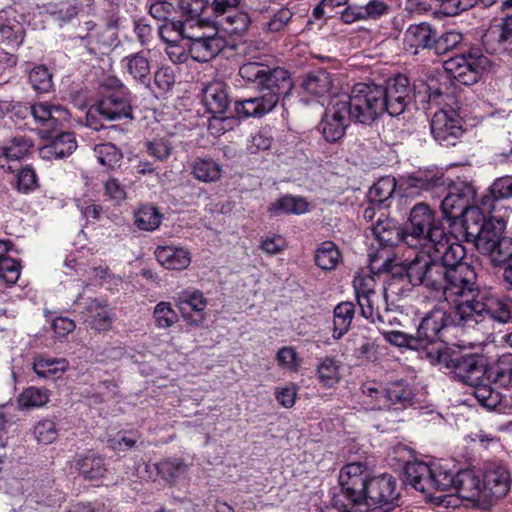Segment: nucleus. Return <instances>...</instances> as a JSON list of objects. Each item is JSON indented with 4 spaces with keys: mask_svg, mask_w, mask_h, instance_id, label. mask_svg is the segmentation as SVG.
I'll return each instance as SVG.
<instances>
[{
    "mask_svg": "<svg viewBox=\"0 0 512 512\" xmlns=\"http://www.w3.org/2000/svg\"><path fill=\"white\" fill-rule=\"evenodd\" d=\"M351 111L353 122L371 125L385 113L382 86L374 83H357L349 94L339 96Z\"/></svg>",
    "mask_w": 512,
    "mask_h": 512,
    "instance_id": "423d86ee",
    "label": "nucleus"
},
{
    "mask_svg": "<svg viewBox=\"0 0 512 512\" xmlns=\"http://www.w3.org/2000/svg\"><path fill=\"white\" fill-rule=\"evenodd\" d=\"M353 287L355 290L356 298H361L362 296H369L372 294H376V281L374 277L367 276H357L353 280Z\"/></svg>",
    "mask_w": 512,
    "mask_h": 512,
    "instance_id": "338daca9",
    "label": "nucleus"
},
{
    "mask_svg": "<svg viewBox=\"0 0 512 512\" xmlns=\"http://www.w3.org/2000/svg\"><path fill=\"white\" fill-rule=\"evenodd\" d=\"M462 40L463 35L458 31H446L441 35L436 32L432 50L437 55H444L457 48Z\"/></svg>",
    "mask_w": 512,
    "mask_h": 512,
    "instance_id": "8fccbe9b",
    "label": "nucleus"
},
{
    "mask_svg": "<svg viewBox=\"0 0 512 512\" xmlns=\"http://www.w3.org/2000/svg\"><path fill=\"white\" fill-rule=\"evenodd\" d=\"M100 117L107 121L132 118V107L126 95L112 92L104 95L97 104Z\"/></svg>",
    "mask_w": 512,
    "mask_h": 512,
    "instance_id": "a211bd4d",
    "label": "nucleus"
},
{
    "mask_svg": "<svg viewBox=\"0 0 512 512\" xmlns=\"http://www.w3.org/2000/svg\"><path fill=\"white\" fill-rule=\"evenodd\" d=\"M404 477L405 483L423 493L454 488L465 499H474L482 494V474L472 469L453 474L441 465L415 461L405 465Z\"/></svg>",
    "mask_w": 512,
    "mask_h": 512,
    "instance_id": "7ed1b4c3",
    "label": "nucleus"
},
{
    "mask_svg": "<svg viewBox=\"0 0 512 512\" xmlns=\"http://www.w3.org/2000/svg\"><path fill=\"white\" fill-rule=\"evenodd\" d=\"M333 314V338L340 339L350 328L355 314L354 304L341 302L334 308Z\"/></svg>",
    "mask_w": 512,
    "mask_h": 512,
    "instance_id": "72a5a7b5",
    "label": "nucleus"
},
{
    "mask_svg": "<svg viewBox=\"0 0 512 512\" xmlns=\"http://www.w3.org/2000/svg\"><path fill=\"white\" fill-rule=\"evenodd\" d=\"M439 362L468 386L467 393L473 395L481 406L494 410L507 402L505 394L486 381L487 364L483 356L444 352L439 355Z\"/></svg>",
    "mask_w": 512,
    "mask_h": 512,
    "instance_id": "20e7f679",
    "label": "nucleus"
},
{
    "mask_svg": "<svg viewBox=\"0 0 512 512\" xmlns=\"http://www.w3.org/2000/svg\"><path fill=\"white\" fill-rule=\"evenodd\" d=\"M489 60L486 56L478 53L456 55L443 64L445 71L450 77L464 85L476 83L483 70L487 67Z\"/></svg>",
    "mask_w": 512,
    "mask_h": 512,
    "instance_id": "9d476101",
    "label": "nucleus"
},
{
    "mask_svg": "<svg viewBox=\"0 0 512 512\" xmlns=\"http://www.w3.org/2000/svg\"><path fill=\"white\" fill-rule=\"evenodd\" d=\"M350 113L348 106L339 96L331 101L320 124L327 141L336 142L345 135L347 127L353 121Z\"/></svg>",
    "mask_w": 512,
    "mask_h": 512,
    "instance_id": "9b49d317",
    "label": "nucleus"
},
{
    "mask_svg": "<svg viewBox=\"0 0 512 512\" xmlns=\"http://www.w3.org/2000/svg\"><path fill=\"white\" fill-rule=\"evenodd\" d=\"M48 400L49 395L46 389L30 387L20 394L18 403L24 408L41 407L45 405Z\"/></svg>",
    "mask_w": 512,
    "mask_h": 512,
    "instance_id": "864d4df0",
    "label": "nucleus"
},
{
    "mask_svg": "<svg viewBox=\"0 0 512 512\" xmlns=\"http://www.w3.org/2000/svg\"><path fill=\"white\" fill-rule=\"evenodd\" d=\"M29 83L38 93H47L52 89V74L44 65L35 66L29 73Z\"/></svg>",
    "mask_w": 512,
    "mask_h": 512,
    "instance_id": "3c124183",
    "label": "nucleus"
},
{
    "mask_svg": "<svg viewBox=\"0 0 512 512\" xmlns=\"http://www.w3.org/2000/svg\"><path fill=\"white\" fill-rule=\"evenodd\" d=\"M361 315L370 320L372 323H376L377 312L379 310L380 295L372 294L369 296H362L357 299Z\"/></svg>",
    "mask_w": 512,
    "mask_h": 512,
    "instance_id": "052dcab7",
    "label": "nucleus"
},
{
    "mask_svg": "<svg viewBox=\"0 0 512 512\" xmlns=\"http://www.w3.org/2000/svg\"><path fill=\"white\" fill-rule=\"evenodd\" d=\"M34 146L28 137H14L0 150V168L8 173H14L18 164L31 153Z\"/></svg>",
    "mask_w": 512,
    "mask_h": 512,
    "instance_id": "dca6fc26",
    "label": "nucleus"
},
{
    "mask_svg": "<svg viewBox=\"0 0 512 512\" xmlns=\"http://www.w3.org/2000/svg\"><path fill=\"white\" fill-rule=\"evenodd\" d=\"M370 232L379 246L387 247L404 244V228L400 229L391 220H377Z\"/></svg>",
    "mask_w": 512,
    "mask_h": 512,
    "instance_id": "cd10ccee",
    "label": "nucleus"
},
{
    "mask_svg": "<svg viewBox=\"0 0 512 512\" xmlns=\"http://www.w3.org/2000/svg\"><path fill=\"white\" fill-rule=\"evenodd\" d=\"M293 13L288 8H281L275 12L272 17L264 24L263 29L267 32H281L289 24Z\"/></svg>",
    "mask_w": 512,
    "mask_h": 512,
    "instance_id": "bf43d9fd",
    "label": "nucleus"
},
{
    "mask_svg": "<svg viewBox=\"0 0 512 512\" xmlns=\"http://www.w3.org/2000/svg\"><path fill=\"white\" fill-rule=\"evenodd\" d=\"M34 435L39 443L51 444L58 437L56 423L50 419H43L34 426Z\"/></svg>",
    "mask_w": 512,
    "mask_h": 512,
    "instance_id": "6e6d98bb",
    "label": "nucleus"
},
{
    "mask_svg": "<svg viewBox=\"0 0 512 512\" xmlns=\"http://www.w3.org/2000/svg\"><path fill=\"white\" fill-rule=\"evenodd\" d=\"M363 394L370 398V404L373 409H386L387 404L383 401V394L386 393L385 387L376 383H365L362 386Z\"/></svg>",
    "mask_w": 512,
    "mask_h": 512,
    "instance_id": "680f3d73",
    "label": "nucleus"
},
{
    "mask_svg": "<svg viewBox=\"0 0 512 512\" xmlns=\"http://www.w3.org/2000/svg\"><path fill=\"white\" fill-rule=\"evenodd\" d=\"M411 101V87L409 80L404 75H397L382 86V102L385 105V112L390 116H399L407 108Z\"/></svg>",
    "mask_w": 512,
    "mask_h": 512,
    "instance_id": "f8f14e48",
    "label": "nucleus"
},
{
    "mask_svg": "<svg viewBox=\"0 0 512 512\" xmlns=\"http://www.w3.org/2000/svg\"><path fill=\"white\" fill-rule=\"evenodd\" d=\"M340 260L341 253L333 242H323L316 250V265L323 270H332L336 268Z\"/></svg>",
    "mask_w": 512,
    "mask_h": 512,
    "instance_id": "58836bf2",
    "label": "nucleus"
},
{
    "mask_svg": "<svg viewBox=\"0 0 512 512\" xmlns=\"http://www.w3.org/2000/svg\"><path fill=\"white\" fill-rule=\"evenodd\" d=\"M179 9L189 19L196 20L206 8H209L208 0H179Z\"/></svg>",
    "mask_w": 512,
    "mask_h": 512,
    "instance_id": "69168bd1",
    "label": "nucleus"
},
{
    "mask_svg": "<svg viewBox=\"0 0 512 512\" xmlns=\"http://www.w3.org/2000/svg\"><path fill=\"white\" fill-rule=\"evenodd\" d=\"M462 237L465 241L473 242L478 252L485 249L484 246L495 245L500 238H504L506 224L501 218L490 217L485 219L478 210L467 214L466 219H461Z\"/></svg>",
    "mask_w": 512,
    "mask_h": 512,
    "instance_id": "6e6552de",
    "label": "nucleus"
},
{
    "mask_svg": "<svg viewBox=\"0 0 512 512\" xmlns=\"http://www.w3.org/2000/svg\"><path fill=\"white\" fill-rule=\"evenodd\" d=\"M228 87L221 81L209 83L203 89L202 102L214 119L225 113L230 104Z\"/></svg>",
    "mask_w": 512,
    "mask_h": 512,
    "instance_id": "aec40b11",
    "label": "nucleus"
},
{
    "mask_svg": "<svg viewBox=\"0 0 512 512\" xmlns=\"http://www.w3.org/2000/svg\"><path fill=\"white\" fill-rule=\"evenodd\" d=\"M207 306V299L199 290L183 291L178 297V308L184 319H188V310L202 312Z\"/></svg>",
    "mask_w": 512,
    "mask_h": 512,
    "instance_id": "ea45409f",
    "label": "nucleus"
},
{
    "mask_svg": "<svg viewBox=\"0 0 512 512\" xmlns=\"http://www.w3.org/2000/svg\"><path fill=\"white\" fill-rule=\"evenodd\" d=\"M245 3V0H212L209 8L212 15L220 21L243 7Z\"/></svg>",
    "mask_w": 512,
    "mask_h": 512,
    "instance_id": "5fc2aeb1",
    "label": "nucleus"
},
{
    "mask_svg": "<svg viewBox=\"0 0 512 512\" xmlns=\"http://www.w3.org/2000/svg\"><path fill=\"white\" fill-rule=\"evenodd\" d=\"M486 381L504 394L510 391L507 384L512 381V353L502 354L493 365L487 366Z\"/></svg>",
    "mask_w": 512,
    "mask_h": 512,
    "instance_id": "5701e85b",
    "label": "nucleus"
},
{
    "mask_svg": "<svg viewBox=\"0 0 512 512\" xmlns=\"http://www.w3.org/2000/svg\"><path fill=\"white\" fill-rule=\"evenodd\" d=\"M82 315L84 321L99 332L110 330L114 320L107 301L102 299H92L85 306Z\"/></svg>",
    "mask_w": 512,
    "mask_h": 512,
    "instance_id": "412c9836",
    "label": "nucleus"
},
{
    "mask_svg": "<svg viewBox=\"0 0 512 512\" xmlns=\"http://www.w3.org/2000/svg\"><path fill=\"white\" fill-rule=\"evenodd\" d=\"M483 248L485 250L480 253L487 256L494 266H501L512 258V238L510 237L500 238L495 245H483Z\"/></svg>",
    "mask_w": 512,
    "mask_h": 512,
    "instance_id": "c9c22d12",
    "label": "nucleus"
},
{
    "mask_svg": "<svg viewBox=\"0 0 512 512\" xmlns=\"http://www.w3.org/2000/svg\"><path fill=\"white\" fill-rule=\"evenodd\" d=\"M383 336L389 343L398 347H409L412 349H418L421 347L417 336L409 335L398 330H384Z\"/></svg>",
    "mask_w": 512,
    "mask_h": 512,
    "instance_id": "13d9d810",
    "label": "nucleus"
},
{
    "mask_svg": "<svg viewBox=\"0 0 512 512\" xmlns=\"http://www.w3.org/2000/svg\"><path fill=\"white\" fill-rule=\"evenodd\" d=\"M436 30L426 22L410 25L404 33V46L416 55L419 49H433Z\"/></svg>",
    "mask_w": 512,
    "mask_h": 512,
    "instance_id": "6ab92c4d",
    "label": "nucleus"
},
{
    "mask_svg": "<svg viewBox=\"0 0 512 512\" xmlns=\"http://www.w3.org/2000/svg\"><path fill=\"white\" fill-rule=\"evenodd\" d=\"M160 476L167 482L173 483L187 473L189 464L181 458H166L159 462Z\"/></svg>",
    "mask_w": 512,
    "mask_h": 512,
    "instance_id": "a18cd8bd",
    "label": "nucleus"
},
{
    "mask_svg": "<svg viewBox=\"0 0 512 512\" xmlns=\"http://www.w3.org/2000/svg\"><path fill=\"white\" fill-rule=\"evenodd\" d=\"M512 39V14L507 15L502 24L490 28L483 36L488 51L497 52L502 45Z\"/></svg>",
    "mask_w": 512,
    "mask_h": 512,
    "instance_id": "c85d7f7f",
    "label": "nucleus"
},
{
    "mask_svg": "<svg viewBox=\"0 0 512 512\" xmlns=\"http://www.w3.org/2000/svg\"><path fill=\"white\" fill-rule=\"evenodd\" d=\"M308 202L301 197L285 196L269 206V211L276 215L286 214H303L308 211Z\"/></svg>",
    "mask_w": 512,
    "mask_h": 512,
    "instance_id": "a19ab883",
    "label": "nucleus"
},
{
    "mask_svg": "<svg viewBox=\"0 0 512 512\" xmlns=\"http://www.w3.org/2000/svg\"><path fill=\"white\" fill-rule=\"evenodd\" d=\"M466 250L459 242L433 259L420 261L407 274L413 285H422L454 305L458 323L465 326L486 319L506 324L511 319V305L490 290L481 289L475 269L463 262Z\"/></svg>",
    "mask_w": 512,
    "mask_h": 512,
    "instance_id": "f257e3e1",
    "label": "nucleus"
},
{
    "mask_svg": "<svg viewBox=\"0 0 512 512\" xmlns=\"http://www.w3.org/2000/svg\"><path fill=\"white\" fill-rule=\"evenodd\" d=\"M476 190L466 182L453 183L441 202L443 216L447 220L466 219L467 214L476 210L474 207Z\"/></svg>",
    "mask_w": 512,
    "mask_h": 512,
    "instance_id": "1a4fd4ad",
    "label": "nucleus"
},
{
    "mask_svg": "<svg viewBox=\"0 0 512 512\" xmlns=\"http://www.w3.org/2000/svg\"><path fill=\"white\" fill-rule=\"evenodd\" d=\"M490 192L498 199L512 196V176H504L496 179L490 188Z\"/></svg>",
    "mask_w": 512,
    "mask_h": 512,
    "instance_id": "774afa93",
    "label": "nucleus"
},
{
    "mask_svg": "<svg viewBox=\"0 0 512 512\" xmlns=\"http://www.w3.org/2000/svg\"><path fill=\"white\" fill-rule=\"evenodd\" d=\"M68 366L65 358H50L44 355H36L32 364L33 371L42 378L59 377L68 369Z\"/></svg>",
    "mask_w": 512,
    "mask_h": 512,
    "instance_id": "c756f323",
    "label": "nucleus"
},
{
    "mask_svg": "<svg viewBox=\"0 0 512 512\" xmlns=\"http://www.w3.org/2000/svg\"><path fill=\"white\" fill-rule=\"evenodd\" d=\"M266 71H268V66L265 64L247 62L240 66L239 75L246 82L257 83L259 86L263 76H265Z\"/></svg>",
    "mask_w": 512,
    "mask_h": 512,
    "instance_id": "4d7b16f0",
    "label": "nucleus"
},
{
    "mask_svg": "<svg viewBox=\"0 0 512 512\" xmlns=\"http://www.w3.org/2000/svg\"><path fill=\"white\" fill-rule=\"evenodd\" d=\"M260 95L235 103V110L244 117H262L271 112L281 96H288L293 88L290 73L280 67H268L260 85Z\"/></svg>",
    "mask_w": 512,
    "mask_h": 512,
    "instance_id": "39448f33",
    "label": "nucleus"
},
{
    "mask_svg": "<svg viewBox=\"0 0 512 512\" xmlns=\"http://www.w3.org/2000/svg\"><path fill=\"white\" fill-rule=\"evenodd\" d=\"M511 476L502 465L490 464L482 475V494L486 498L501 499L510 491Z\"/></svg>",
    "mask_w": 512,
    "mask_h": 512,
    "instance_id": "2eb2a0df",
    "label": "nucleus"
},
{
    "mask_svg": "<svg viewBox=\"0 0 512 512\" xmlns=\"http://www.w3.org/2000/svg\"><path fill=\"white\" fill-rule=\"evenodd\" d=\"M222 49V40L213 35H204L202 38L188 45V51L193 60L197 62H208L213 59Z\"/></svg>",
    "mask_w": 512,
    "mask_h": 512,
    "instance_id": "bb28decb",
    "label": "nucleus"
},
{
    "mask_svg": "<svg viewBox=\"0 0 512 512\" xmlns=\"http://www.w3.org/2000/svg\"><path fill=\"white\" fill-rule=\"evenodd\" d=\"M183 21L180 20H165L162 25L158 27L160 38L167 44L176 46L183 40L182 34Z\"/></svg>",
    "mask_w": 512,
    "mask_h": 512,
    "instance_id": "603ef678",
    "label": "nucleus"
},
{
    "mask_svg": "<svg viewBox=\"0 0 512 512\" xmlns=\"http://www.w3.org/2000/svg\"><path fill=\"white\" fill-rule=\"evenodd\" d=\"M75 467L84 478L89 480L101 478L106 472L103 459L91 452L79 455L76 458Z\"/></svg>",
    "mask_w": 512,
    "mask_h": 512,
    "instance_id": "473e14b6",
    "label": "nucleus"
},
{
    "mask_svg": "<svg viewBox=\"0 0 512 512\" xmlns=\"http://www.w3.org/2000/svg\"><path fill=\"white\" fill-rule=\"evenodd\" d=\"M37 5L60 21H70L78 14L75 0H38Z\"/></svg>",
    "mask_w": 512,
    "mask_h": 512,
    "instance_id": "2f4dec72",
    "label": "nucleus"
},
{
    "mask_svg": "<svg viewBox=\"0 0 512 512\" xmlns=\"http://www.w3.org/2000/svg\"><path fill=\"white\" fill-rule=\"evenodd\" d=\"M175 83V74L171 67H160L154 74V84L160 92H168Z\"/></svg>",
    "mask_w": 512,
    "mask_h": 512,
    "instance_id": "0e129e2a",
    "label": "nucleus"
},
{
    "mask_svg": "<svg viewBox=\"0 0 512 512\" xmlns=\"http://www.w3.org/2000/svg\"><path fill=\"white\" fill-rule=\"evenodd\" d=\"M153 319L157 328L167 329L177 323L179 317L171 303L162 301L154 307Z\"/></svg>",
    "mask_w": 512,
    "mask_h": 512,
    "instance_id": "09e8293b",
    "label": "nucleus"
},
{
    "mask_svg": "<svg viewBox=\"0 0 512 512\" xmlns=\"http://www.w3.org/2000/svg\"><path fill=\"white\" fill-rule=\"evenodd\" d=\"M14 189L22 194H29L39 187L38 176L33 167L30 165L17 167Z\"/></svg>",
    "mask_w": 512,
    "mask_h": 512,
    "instance_id": "79ce46f5",
    "label": "nucleus"
},
{
    "mask_svg": "<svg viewBox=\"0 0 512 512\" xmlns=\"http://www.w3.org/2000/svg\"><path fill=\"white\" fill-rule=\"evenodd\" d=\"M451 322L450 315L443 308H433L422 318L417 327L416 336L419 345L424 347L439 339L441 331L450 325Z\"/></svg>",
    "mask_w": 512,
    "mask_h": 512,
    "instance_id": "4468645a",
    "label": "nucleus"
},
{
    "mask_svg": "<svg viewBox=\"0 0 512 512\" xmlns=\"http://www.w3.org/2000/svg\"><path fill=\"white\" fill-rule=\"evenodd\" d=\"M77 148V141L73 133L63 132L55 136L50 143L40 149L43 159H61L70 156Z\"/></svg>",
    "mask_w": 512,
    "mask_h": 512,
    "instance_id": "393cba45",
    "label": "nucleus"
},
{
    "mask_svg": "<svg viewBox=\"0 0 512 512\" xmlns=\"http://www.w3.org/2000/svg\"><path fill=\"white\" fill-rule=\"evenodd\" d=\"M334 77L325 69H315L303 76L301 87L304 92L316 98L328 96L334 88Z\"/></svg>",
    "mask_w": 512,
    "mask_h": 512,
    "instance_id": "4be33fe9",
    "label": "nucleus"
},
{
    "mask_svg": "<svg viewBox=\"0 0 512 512\" xmlns=\"http://www.w3.org/2000/svg\"><path fill=\"white\" fill-rule=\"evenodd\" d=\"M386 393L383 394L384 402L387 408L394 405L403 407L412 404L414 394L410 386L403 380H397L388 383L385 386Z\"/></svg>",
    "mask_w": 512,
    "mask_h": 512,
    "instance_id": "7c9ffc66",
    "label": "nucleus"
},
{
    "mask_svg": "<svg viewBox=\"0 0 512 512\" xmlns=\"http://www.w3.org/2000/svg\"><path fill=\"white\" fill-rule=\"evenodd\" d=\"M20 276V264L10 258L2 259L0 261V278L8 284L17 282Z\"/></svg>",
    "mask_w": 512,
    "mask_h": 512,
    "instance_id": "e2e57ef3",
    "label": "nucleus"
},
{
    "mask_svg": "<svg viewBox=\"0 0 512 512\" xmlns=\"http://www.w3.org/2000/svg\"><path fill=\"white\" fill-rule=\"evenodd\" d=\"M396 187L397 181L395 177H382L369 189L368 199L373 204H383L392 197L396 191Z\"/></svg>",
    "mask_w": 512,
    "mask_h": 512,
    "instance_id": "e433bc0d",
    "label": "nucleus"
},
{
    "mask_svg": "<svg viewBox=\"0 0 512 512\" xmlns=\"http://www.w3.org/2000/svg\"><path fill=\"white\" fill-rule=\"evenodd\" d=\"M247 8L248 5L245 3L243 7L237 9L225 19L220 20V24L227 33L242 35L249 30L252 19Z\"/></svg>",
    "mask_w": 512,
    "mask_h": 512,
    "instance_id": "f704fd0d",
    "label": "nucleus"
},
{
    "mask_svg": "<svg viewBox=\"0 0 512 512\" xmlns=\"http://www.w3.org/2000/svg\"><path fill=\"white\" fill-rule=\"evenodd\" d=\"M162 215L152 205L142 206L135 214V222L139 229L153 231L161 224Z\"/></svg>",
    "mask_w": 512,
    "mask_h": 512,
    "instance_id": "49530a36",
    "label": "nucleus"
},
{
    "mask_svg": "<svg viewBox=\"0 0 512 512\" xmlns=\"http://www.w3.org/2000/svg\"><path fill=\"white\" fill-rule=\"evenodd\" d=\"M95 156L102 166L115 169L121 165L122 152L112 143H101L94 147Z\"/></svg>",
    "mask_w": 512,
    "mask_h": 512,
    "instance_id": "37998d69",
    "label": "nucleus"
},
{
    "mask_svg": "<svg viewBox=\"0 0 512 512\" xmlns=\"http://www.w3.org/2000/svg\"><path fill=\"white\" fill-rule=\"evenodd\" d=\"M370 471L366 463L351 462L339 473L342 495L349 501L343 504L340 512H362L365 507V494L370 482Z\"/></svg>",
    "mask_w": 512,
    "mask_h": 512,
    "instance_id": "0eeeda50",
    "label": "nucleus"
},
{
    "mask_svg": "<svg viewBox=\"0 0 512 512\" xmlns=\"http://www.w3.org/2000/svg\"><path fill=\"white\" fill-rule=\"evenodd\" d=\"M155 256L163 267L172 270L186 269L191 263L190 253L182 247L159 246Z\"/></svg>",
    "mask_w": 512,
    "mask_h": 512,
    "instance_id": "a878e982",
    "label": "nucleus"
},
{
    "mask_svg": "<svg viewBox=\"0 0 512 512\" xmlns=\"http://www.w3.org/2000/svg\"><path fill=\"white\" fill-rule=\"evenodd\" d=\"M192 173L202 182H214L221 176V167L212 159L199 158L193 164Z\"/></svg>",
    "mask_w": 512,
    "mask_h": 512,
    "instance_id": "c03bdc74",
    "label": "nucleus"
},
{
    "mask_svg": "<svg viewBox=\"0 0 512 512\" xmlns=\"http://www.w3.org/2000/svg\"><path fill=\"white\" fill-rule=\"evenodd\" d=\"M148 55L149 51H141L128 55L121 61L122 67L129 74V76L147 88L150 87L151 73V66Z\"/></svg>",
    "mask_w": 512,
    "mask_h": 512,
    "instance_id": "b1692460",
    "label": "nucleus"
},
{
    "mask_svg": "<svg viewBox=\"0 0 512 512\" xmlns=\"http://www.w3.org/2000/svg\"><path fill=\"white\" fill-rule=\"evenodd\" d=\"M317 374L324 386H333L340 379L339 362L333 357L327 356L323 358L318 365Z\"/></svg>",
    "mask_w": 512,
    "mask_h": 512,
    "instance_id": "de8ad7c7",
    "label": "nucleus"
},
{
    "mask_svg": "<svg viewBox=\"0 0 512 512\" xmlns=\"http://www.w3.org/2000/svg\"><path fill=\"white\" fill-rule=\"evenodd\" d=\"M444 184L443 178L436 175L421 173L404 178L400 187H405L411 192L429 191Z\"/></svg>",
    "mask_w": 512,
    "mask_h": 512,
    "instance_id": "4c0bfd02",
    "label": "nucleus"
},
{
    "mask_svg": "<svg viewBox=\"0 0 512 512\" xmlns=\"http://www.w3.org/2000/svg\"><path fill=\"white\" fill-rule=\"evenodd\" d=\"M30 112L36 122L46 129H56L68 122L69 111L50 102H37L30 106Z\"/></svg>",
    "mask_w": 512,
    "mask_h": 512,
    "instance_id": "f3484780",
    "label": "nucleus"
},
{
    "mask_svg": "<svg viewBox=\"0 0 512 512\" xmlns=\"http://www.w3.org/2000/svg\"><path fill=\"white\" fill-rule=\"evenodd\" d=\"M430 128L434 139L447 146L454 145L463 132L461 119L454 110L440 109L435 112Z\"/></svg>",
    "mask_w": 512,
    "mask_h": 512,
    "instance_id": "ddd939ff",
    "label": "nucleus"
},
{
    "mask_svg": "<svg viewBox=\"0 0 512 512\" xmlns=\"http://www.w3.org/2000/svg\"><path fill=\"white\" fill-rule=\"evenodd\" d=\"M448 233L445 231L442 219L426 203L420 202L413 206L404 227V245L419 249L412 259H405L403 266L406 274L409 268L426 259L440 257L446 248L452 247Z\"/></svg>",
    "mask_w": 512,
    "mask_h": 512,
    "instance_id": "f03ea898",
    "label": "nucleus"
}]
</instances>
